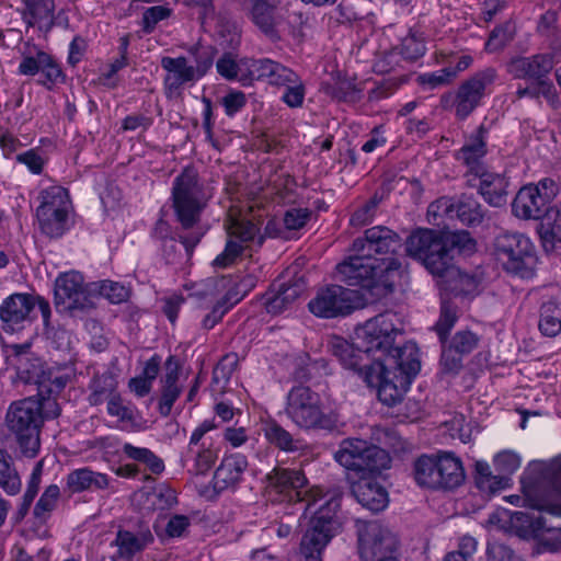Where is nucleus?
<instances>
[{
	"label": "nucleus",
	"instance_id": "f257e3e1",
	"mask_svg": "<svg viewBox=\"0 0 561 561\" xmlns=\"http://www.w3.org/2000/svg\"><path fill=\"white\" fill-rule=\"evenodd\" d=\"M398 321L394 312L380 313L356 329V342L350 343L342 336H333L329 341V350L345 368L364 378V364L374 363L370 360V354L377 353V350L389 348L394 337L402 334V329L397 325Z\"/></svg>",
	"mask_w": 561,
	"mask_h": 561
},
{
	"label": "nucleus",
	"instance_id": "f03ea898",
	"mask_svg": "<svg viewBox=\"0 0 561 561\" xmlns=\"http://www.w3.org/2000/svg\"><path fill=\"white\" fill-rule=\"evenodd\" d=\"M336 278L348 287H358L374 299L392 294L401 277L402 264L397 257H369L354 252L335 267Z\"/></svg>",
	"mask_w": 561,
	"mask_h": 561
},
{
	"label": "nucleus",
	"instance_id": "7ed1b4c3",
	"mask_svg": "<svg viewBox=\"0 0 561 561\" xmlns=\"http://www.w3.org/2000/svg\"><path fill=\"white\" fill-rule=\"evenodd\" d=\"M60 414V407L55 398L43 394V390L36 397H27L10 404L5 425L19 444L21 453L25 457L33 458L41 446V428L46 419H56Z\"/></svg>",
	"mask_w": 561,
	"mask_h": 561
},
{
	"label": "nucleus",
	"instance_id": "20e7f679",
	"mask_svg": "<svg viewBox=\"0 0 561 561\" xmlns=\"http://www.w3.org/2000/svg\"><path fill=\"white\" fill-rule=\"evenodd\" d=\"M285 413L300 430L333 432L339 426V414L324 405L321 396L307 386L293 387L286 397Z\"/></svg>",
	"mask_w": 561,
	"mask_h": 561
},
{
	"label": "nucleus",
	"instance_id": "39448f33",
	"mask_svg": "<svg viewBox=\"0 0 561 561\" xmlns=\"http://www.w3.org/2000/svg\"><path fill=\"white\" fill-rule=\"evenodd\" d=\"M211 197L213 188L201 181L196 169L184 168L172 186V207L183 229H191L199 222Z\"/></svg>",
	"mask_w": 561,
	"mask_h": 561
},
{
	"label": "nucleus",
	"instance_id": "423d86ee",
	"mask_svg": "<svg viewBox=\"0 0 561 561\" xmlns=\"http://www.w3.org/2000/svg\"><path fill=\"white\" fill-rule=\"evenodd\" d=\"M341 506V496L331 495L316 511L309 527L302 536L300 553L305 561H321L324 547L340 527L336 512Z\"/></svg>",
	"mask_w": 561,
	"mask_h": 561
},
{
	"label": "nucleus",
	"instance_id": "0eeeda50",
	"mask_svg": "<svg viewBox=\"0 0 561 561\" xmlns=\"http://www.w3.org/2000/svg\"><path fill=\"white\" fill-rule=\"evenodd\" d=\"M285 0H251L249 18L252 23L272 42L282 39L287 31L294 38L304 37L302 26L307 19L302 13H294L288 16L289 26L285 27L284 16L280 13V7Z\"/></svg>",
	"mask_w": 561,
	"mask_h": 561
},
{
	"label": "nucleus",
	"instance_id": "6e6552de",
	"mask_svg": "<svg viewBox=\"0 0 561 561\" xmlns=\"http://www.w3.org/2000/svg\"><path fill=\"white\" fill-rule=\"evenodd\" d=\"M365 296L342 285H328L317 290L308 302L309 311L321 319L344 318L367 306Z\"/></svg>",
	"mask_w": 561,
	"mask_h": 561
},
{
	"label": "nucleus",
	"instance_id": "1a4fd4ad",
	"mask_svg": "<svg viewBox=\"0 0 561 561\" xmlns=\"http://www.w3.org/2000/svg\"><path fill=\"white\" fill-rule=\"evenodd\" d=\"M265 483L270 493L278 494L288 502H307L306 510L323 499L319 488L307 489L308 479L301 468L277 465L265 476Z\"/></svg>",
	"mask_w": 561,
	"mask_h": 561
},
{
	"label": "nucleus",
	"instance_id": "9d476101",
	"mask_svg": "<svg viewBox=\"0 0 561 561\" xmlns=\"http://www.w3.org/2000/svg\"><path fill=\"white\" fill-rule=\"evenodd\" d=\"M334 458L347 470L363 476L380 472L390 463V457L385 449L359 438L343 439Z\"/></svg>",
	"mask_w": 561,
	"mask_h": 561
},
{
	"label": "nucleus",
	"instance_id": "9b49d317",
	"mask_svg": "<svg viewBox=\"0 0 561 561\" xmlns=\"http://www.w3.org/2000/svg\"><path fill=\"white\" fill-rule=\"evenodd\" d=\"M533 243L519 232L502 231L493 241V254L502 267L511 274L527 277L531 274L528 261L533 256Z\"/></svg>",
	"mask_w": 561,
	"mask_h": 561
},
{
	"label": "nucleus",
	"instance_id": "f8f14e48",
	"mask_svg": "<svg viewBox=\"0 0 561 561\" xmlns=\"http://www.w3.org/2000/svg\"><path fill=\"white\" fill-rule=\"evenodd\" d=\"M443 234L428 228L414 230L405 241L407 254L422 262L431 274H435L450 262L444 248Z\"/></svg>",
	"mask_w": 561,
	"mask_h": 561
},
{
	"label": "nucleus",
	"instance_id": "ddd939ff",
	"mask_svg": "<svg viewBox=\"0 0 561 561\" xmlns=\"http://www.w3.org/2000/svg\"><path fill=\"white\" fill-rule=\"evenodd\" d=\"M525 502L530 508L561 516V455L542 466L534 494Z\"/></svg>",
	"mask_w": 561,
	"mask_h": 561
},
{
	"label": "nucleus",
	"instance_id": "4468645a",
	"mask_svg": "<svg viewBox=\"0 0 561 561\" xmlns=\"http://www.w3.org/2000/svg\"><path fill=\"white\" fill-rule=\"evenodd\" d=\"M364 365L363 380L368 387L377 390L379 401L388 407L400 403L412 379L389 369L381 363V357L374 359L373 364L365 363Z\"/></svg>",
	"mask_w": 561,
	"mask_h": 561
},
{
	"label": "nucleus",
	"instance_id": "2eb2a0df",
	"mask_svg": "<svg viewBox=\"0 0 561 561\" xmlns=\"http://www.w3.org/2000/svg\"><path fill=\"white\" fill-rule=\"evenodd\" d=\"M153 541L154 537L145 518L130 519L126 526L118 527L115 539L111 542V546L116 548L111 559L134 561L135 556L145 551Z\"/></svg>",
	"mask_w": 561,
	"mask_h": 561
},
{
	"label": "nucleus",
	"instance_id": "dca6fc26",
	"mask_svg": "<svg viewBox=\"0 0 561 561\" xmlns=\"http://www.w3.org/2000/svg\"><path fill=\"white\" fill-rule=\"evenodd\" d=\"M55 306L59 311L84 310L92 306L81 273L66 272L56 278Z\"/></svg>",
	"mask_w": 561,
	"mask_h": 561
},
{
	"label": "nucleus",
	"instance_id": "f3484780",
	"mask_svg": "<svg viewBox=\"0 0 561 561\" xmlns=\"http://www.w3.org/2000/svg\"><path fill=\"white\" fill-rule=\"evenodd\" d=\"M401 247L402 238L396 231L386 226H375L366 229L362 237L353 241L352 250L374 257V255H394Z\"/></svg>",
	"mask_w": 561,
	"mask_h": 561
},
{
	"label": "nucleus",
	"instance_id": "a211bd4d",
	"mask_svg": "<svg viewBox=\"0 0 561 561\" xmlns=\"http://www.w3.org/2000/svg\"><path fill=\"white\" fill-rule=\"evenodd\" d=\"M359 558L365 557L366 549L376 554H386L399 550V539L387 526L371 522H356Z\"/></svg>",
	"mask_w": 561,
	"mask_h": 561
},
{
	"label": "nucleus",
	"instance_id": "6ab92c4d",
	"mask_svg": "<svg viewBox=\"0 0 561 561\" xmlns=\"http://www.w3.org/2000/svg\"><path fill=\"white\" fill-rule=\"evenodd\" d=\"M486 83L483 78L473 76L463 81L455 94H443L440 103L445 108L455 107V115L458 119H466L479 106L484 96Z\"/></svg>",
	"mask_w": 561,
	"mask_h": 561
},
{
	"label": "nucleus",
	"instance_id": "aec40b11",
	"mask_svg": "<svg viewBox=\"0 0 561 561\" xmlns=\"http://www.w3.org/2000/svg\"><path fill=\"white\" fill-rule=\"evenodd\" d=\"M437 209H442L450 218L456 217L462 225L468 227L480 226L488 213L477 197L466 193L456 198L443 197L438 199Z\"/></svg>",
	"mask_w": 561,
	"mask_h": 561
},
{
	"label": "nucleus",
	"instance_id": "412c9836",
	"mask_svg": "<svg viewBox=\"0 0 561 561\" xmlns=\"http://www.w3.org/2000/svg\"><path fill=\"white\" fill-rule=\"evenodd\" d=\"M480 336L470 330H460L450 341L442 344L440 366L447 374H458L462 368V357L478 348Z\"/></svg>",
	"mask_w": 561,
	"mask_h": 561
},
{
	"label": "nucleus",
	"instance_id": "4be33fe9",
	"mask_svg": "<svg viewBox=\"0 0 561 561\" xmlns=\"http://www.w3.org/2000/svg\"><path fill=\"white\" fill-rule=\"evenodd\" d=\"M466 183L469 187L477 188L478 193L490 206L503 207L506 205L510 182L504 174L485 168L466 179Z\"/></svg>",
	"mask_w": 561,
	"mask_h": 561
},
{
	"label": "nucleus",
	"instance_id": "5701e85b",
	"mask_svg": "<svg viewBox=\"0 0 561 561\" xmlns=\"http://www.w3.org/2000/svg\"><path fill=\"white\" fill-rule=\"evenodd\" d=\"M393 345L394 343L389 348L377 350L380 353L381 363L389 369L413 379L421 368L417 345L412 341L405 342L402 346Z\"/></svg>",
	"mask_w": 561,
	"mask_h": 561
},
{
	"label": "nucleus",
	"instance_id": "b1692460",
	"mask_svg": "<svg viewBox=\"0 0 561 561\" xmlns=\"http://www.w3.org/2000/svg\"><path fill=\"white\" fill-rule=\"evenodd\" d=\"M35 307V297L28 294H13L5 298L0 306V319L5 332L19 331L30 319Z\"/></svg>",
	"mask_w": 561,
	"mask_h": 561
},
{
	"label": "nucleus",
	"instance_id": "393cba45",
	"mask_svg": "<svg viewBox=\"0 0 561 561\" xmlns=\"http://www.w3.org/2000/svg\"><path fill=\"white\" fill-rule=\"evenodd\" d=\"M445 267L434 275L440 278V289L447 296L471 297L478 293L480 279L477 276L460 271L450 262Z\"/></svg>",
	"mask_w": 561,
	"mask_h": 561
},
{
	"label": "nucleus",
	"instance_id": "a878e982",
	"mask_svg": "<svg viewBox=\"0 0 561 561\" xmlns=\"http://www.w3.org/2000/svg\"><path fill=\"white\" fill-rule=\"evenodd\" d=\"M552 207L534 184L523 186L512 203V213L524 220L542 219Z\"/></svg>",
	"mask_w": 561,
	"mask_h": 561
},
{
	"label": "nucleus",
	"instance_id": "bb28decb",
	"mask_svg": "<svg viewBox=\"0 0 561 561\" xmlns=\"http://www.w3.org/2000/svg\"><path fill=\"white\" fill-rule=\"evenodd\" d=\"M486 135L488 129L484 125H480L476 133L467 139L465 145L457 152V160L461 161L468 168L465 173L466 179L486 168L482 161L488 153Z\"/></svg>",
	"mask_w": 561,
	"mask_h": 561
},
{
	"label": "nucleus",
	"instance_id": "cd10ccee",
	"mask_svg": "<svg viewBox=\"0 0 561 561\" xmlns=\"http://www.w3.org/2000/svg\"><path fill=\"white\" fill-rule=\"evenodd\" d=\"M214 420H205L192 433L187 456H192L195 462V471L199 474H205L214 466L218 458V453L211 446L205 447L204 443L199 446L202 438L211 430L216 428Z\"/></svg>",
	"mask_w": 561,
	"mask_h": 561
},
{
	"label": "nucleus",
	"instance_id": "c85d7f7f",
	"mask_svg": "<svg viewBox=\"0 0 561 561\" xmlns=\"http://www.w3.org/2000/svg\"><path fill=\"white\" fill-rule=\"evenodd\" d=\"M247 468L248 460L244 455L237 453L225 456L213 477L214 490L218 493L229 489L234 490Z\"/></svg>",
	"mask_w": 561,
	"mask_h": 561
},
{
	"label": "nucleus",
	"instance_id": "c756f323",
	"mask_svg": "<svg viewBox=\"0 0 561 561\" xmlns=\"http://www.w3.org/2000/svg\"><path fill=\"white\" fill-rule=\"evenodd\" d=\"M305 291L302 280L273 284L264 296V306L270 314L277 316L289 309Z\"/></svg>",
	"mask_w": 561,
	"mask_h": 561
},
{
	"label": "nucleus",
	"instance_id": "7c9ffc66",
	"mask_svg": "<svg viewBox=\"0 0 561 561\" xmlns=\"http://www.w3.org/2000/svg\"><path fill=\"white\" fill-rule=\"evenodd\" d=\"M363 89V83L356 82V76H348V72H333L320 87L321 92L337 102L358 101Z\"/></svg>",
	"mask_w": 561,
	"mask_h": 561
},
{
	"label": "nucleus",
	"instance_id": "2f4dec72",
	"mask_svg": "<svg viewBox=\"0 0 561 561\" xmlns=\"http://www.w3.org/2000/svg\"><path fill=\"white\" fill-rule=\"evenodd\" d=\"M351 489L357 502L374 513L383 511L389 503L387 490L374 479L363 476Z\"/></svg>",
	"mask_w": 561,
	"mask_h": 561
},
{
	"label": "nucleus",
	"instance_id": "473e14b6",
	"mask_svg": "<svg viewBox=\"0 0 561 561\" xmlns=\"http://www.w3.org/2000/svg\"><path fill=\"white\" fill-rule=\"evenodd\" d=\"M165 375L161 379V398L159 400V412L162 416L167 417L170 415L174 402L178 400L182 392V387L178 385L181 364L179 359L171 355L167 358L165 363Z\"/></svg>",
	"mask_w": 561,
	"mask_h": 561
},
{
	"label": "nucleus",
	"instance_id": "72a5a7b5",
	"mask_svg": "<svg viewBox=\"0 0 561 561\" xmlns=\"http://www.w3.org/2000/svg\"><path fill=\"white\" fill-rule=\"evenodd\" d=\"M16 348V374L18 377L25 383H36L39 391L43 390L46 383V373L43 369V363L39 358L28 353L30 345H18Z\"/></svg>",
	"mask_w": 561,
	"mask_h": 561
},
{
	"label": "nucleus",
	"instance_id": "f704fd0d",
	"mask_svg": "<svg viewBox=\"0 0 561 561\" xmlns=\"http://www.w3.org/2000/svg\"><path fill=\"white\" fill-rule=\"evenodd\" d=\"M261 430L266 442L280 451L294 454L307 448L302 439L294 437L274 419L263 421Z\"/></svg>",
	"mask_w": 561,
	"mask_h": 561
},
{
	"label": "nucleus",
	"instance_id": "c9c22d12",
	"mask_svg": "<svg viewBox=\"0 0 561 561\" xmlns=\"http://www.w3.org/2000/svg\"><path fill=\"white\" fill-rule=\"evenodd\" d=\"M22 19L28 27L35 25L45 33L55 26V0H22Z\"/></svg>",
	"mask_w": 561,
	"mask_h": 561
},
{
	"label": "nucleus",
	"instance_id": "e433bc0d",
	"mask_svg": "<svg viewBox=\"0 0 561 561\" xmlns=\"http://www.w3.org/2000/svg\"><path fill=\"white\" fill-rule=\"evenodd\" d=\"M267 82L284 89L282 101L291 108L302 106L306 88L302 80L295 73L267 72Z\"/></svg>",
	"mask_w": 561,
	"mask_h": 561
},
{
	"label": "nucleus",
	"instance_id": "4c0bfd02",
	"mask_svg": "<svg viewBox=\"0 0 561 561\" xmlns=\"http://www.w3.org/2000/svg\"><path fill=\"white\" fill-rule=\"evenodd\" d=\"M110 486L107 474L96 472L88 467L72 470L66 479V488L70 493H81L88 490L101 491Z\"/></svg>",
	"mask_w": 561,
	"mask_h": 561
},
{
	"label": "nucleus",
	"instance_id": "58836bf2",
	"mask_svg": "<svg viewBox=\"0 0 561 561\" xmlns=\"http://www.w3.org/2000/svg\"><path fill=\"white\" fill-rule=\"evenodd\" d=\"M135 496L141 508L148 512L168 511L178 504L175 490L165 483L158 484L148 491L141 490Z\"/></svg>",
	"mask_w": 561,
	"mask_h": 561
},
{
	"label": "nucleus",
	"instance_id": "ea45409f",
	"mask_svg": "<svg viewBox=\"0 0 561 561\" xmlns=\"http://www.w3.org/2000/svg\"><path fill=\"white\" fill-rule=\"evenodd\" d=\"M526 85L518 87L517 95L523 96H543L552 107L559 105V101L556 94V89L552 82L547 78L548 72H524Z\"/></svg>",
	"mask_w": 561,
	"mask_h": 561
},
{
	"label": "nucleus",
	"instance_id": "a19ab883",
	"mask_svg": "<svg viewBox=\"0 0 561 561\" xmlns=\"http://www.w3.org/2000/svg\"><path fill=\"white\" fill-rule=\"evenodd\" d=\"M546 252L561 254V210L551 208L542 218L539 229Z\"/></svg>",
	"mask_w": 561,
	"mask_h": 561
},
{
	"label": "nucleus",
	"instance_id": "79ce46f5",
	"mask_svg": "<svg viewBox=\"0 0 561 561\" xmlns=\"http://www.w3.org/2000/svg\"><path fill=\"white\" fill-rule=\"evenodd\" d=\"M438 473L442 489H455L465 481V470L461 460L450 451L437 455Z\"/></svg>",
	"mask_w": 561,
	"mask_h": 561
},
{
	"label": "nucleus",
	"instance_id": "37998d69",
	"mask_svg": "<svg viewBox=\"0 0 561 561\" xmlns=\"http://www.w3.org/2000/svg\"><path fill=\"white\" fill-rule=\"evenodd\" d=\"M529 530L542 550L556 552L561 549V527L549 526L543 516L531 519Z\"/></svg>",
	"mask_w": 561,
	"mask_h": 561
},
{
	"label": "nucleus",
	"instance_id": "c03bdc74",
	"mask_svg": "<svg viewBox=\"0 0 561 561\" xmlns=\"http://www.w3.org/2000/svg\"><path fill=\"white\" fill-rule=\"evenodd\" d=\"M538 329L548 337H554L561 332V295L542 302Z\"/></svg>",
	"mask_w": 561,
	"mask_h": 561
},
{
	"label": "nucleus",
	"instance_id": "a18cd8bd",
	"mask_svg": "<svg viewBox=\"0 0 561 561\" xmlns=\"http://www.w3.org/2000/svg\"><path fill=\"white\" fill-rule=\"evenodd\" d=\"M41 204L36 209V216L60 213H69L71 202L68 191L61 186H50L41 193Z\"/></svg>",
	"mask_w": 561,
	"mask_h": 561
},
{
	"label": "nucleus",
	"instance_id": "49530a36",
	"mask_svg": "<svg viewBox=\"0 0 561 561\" xmlns=\"http://www.w3.org/2000/svg\"><path fill=\"white\" fill-rule=\"evenodd\" d=\"M216 66L218 71L241 70L242 68H245L247 70H251L252 68L254 70H278L279 68L278 64L271 59H238V56L232 51L222 54V56L217 60Z\"/></svg>",
	"mask_w": 561,
	"mask_h": 561
},
{
	"label": "nucleus",
	"instance_id": "de8ad7c7",
	"mask_svg": "<svg viewBox=\"0 0 561 561\" xmlns=\"http://www.w3.org/2000/svg\"><path fill=\"white\" fill-rule=\"evenodd\" d=\"M437 456L423 455L414 463V478L419 485L430 489H442Z\"/></svg>",
	"mask_w": 561,
	"mask_h": 561
},
{
	"label": "nucleus",
	"instance_id": "09e8293b",
	"mask_svg": "<svg viewBox=\"0 0 561 561\" xmlns=\"http://www.w3.org/2000/svg\"><path fill=\"white\" fill-rule=\"evenodd\" d=\"M21 478L12 456L0 448V488L8 495H16L21 491Z\"/></svg>",
	"mask_w": 561,
	"mask_h": 561
},
{
	"label": "nucleus",
	"instance_id": "8fccbe9b",
	"mask_svg": "<svg viewBox=\"0 0 561 561\" xmlns=\"http://www.w3.org/2000/svg\"><path fill=\"white\" fill-rule=\"evenodd\" d=\"M458 320V307L448 298H443L440 313L434 330L438 335L440 344L448 342V335Z\"/></svg>",
	"mask_w": 561,
	"mask_h": 561
},
{
	"label": "nucleus",
	"instance_id": "3c124183",
	"mask_svg": "<svg viewBox=\"0 0 561 561\" xmlns=\"http://www.w3.org/2000/svg\"><path fill=\"white\" fill-rule=\"evenodd\" d=\"M123 453L127 458L144 463L153 474L164 471V462L152 450L146 447H136L129 443L124 444Z\"/></svg>",
	"mask_w": 561,
	"mask_h": 561
},
{
	"label": "nucleus",
	"instance_id": "603ef678",
	"mask_svg": "<svg viewBox=\"0 0 561 561\" xmlns=\"http://www.w3.org/2000/svg\"><path fill=\"white\" fill-rule=\"evenodd\" d=\"M60 496V489L57 484L48 485L33 510L34 518L39 524H45L56 508Z\"/></svg>",
	"mask_w": 561,
	"mask_h": 561
},
{
	"label": "nucleus",
	"instance_id": "864d4df0",
	"mask_svg": "<svg viewBox=\"0 0 561 561\" xmlns=\"http://www.w3.org/2000/svg\"><path fill=\"white\" fill-rule=\"evenodd\" d=\"M69 213L37 215L38 226L45 236L50 239L60 238L69 228L68 225Z\"/></svg>",
	"mask_w": 561,
	"mask_h": 561
},
{
	"label": "nucleus",
	"instance_id": "5fc2aeb1",
	"mask_svg": "<svg viewBox=\"0 0 561 561\" xmlns=\"http://www.w3.org/2000/svg\"><path fill=\"white\" fill-rule=\"evenodd\" d=\"M204 73L205 72H168L164 78L167 98H181L185 85L192 84Z\"/></svg>",
	"mask_w": 561,
	"mask_h": 561
},
{
	"label": "nucleus",
	"instance_id": "6e6d98bb",
	"mask_svg": "<svg viewBox=\"0 0 561 561\" xmlns=\"http://www.w3.org/2000/svg\"><path fill=\"white\" fill-rule=\"evenodd\" d=\"M444 248L450 257V263H454L455 253L461 251H472L476 247L474 240L466 230L455 231L443 234Z\"/></svg>",
	"mask_w": 561,
	"mask_h": 561
},
{
	"label": "nucleus",
	"instance_id": "4d7b16f0",
	"mask_svg": "<svg viewBox=\"0 0 561 561\" xmlns=\"http://www.w3.org/2000/svg\"><path fill=\"white\" fill-rule=\"evenodd\" d=\"M54 57L37 47L30 48L20 64L19 70H46L57 68Z\"/></svg>",
	"mask_w": 561,
	"mask_h": 561
},
{
	"label": "nucleus",
	"instance_id": "13d9d810",
	"mask_svg": "<svg viewBox=\"0 0 561 561\" xmlns=\"http://www.w3.org/2000/svg\"><path fill=\"white\" fill-rule=\"evenodd\" d=\"M382 197L375 193L367 202L359 206L351 216L350 225L352 227H363L369 225L375 218L378 205Z\"/></svg>",
	"mask_w": 561,
	"mask_h": 561
},
{
	"label": "nucleus",
	"instance_id": "bf43d9fd",
	"mask_svg": "<svg viewBox=\"0 0 561 561\" xmlns=\"http://www.w3.org/2000/svg\"><path fill=\"white\" fill-rule=\"evenodd\" d=\"M515 26L511 22H505L496 26L489 35L485 43V49L490 53L504 48L514 37Z\"/></svg>",
	"mask_w": 561,
	"mask_h": 561
},
{
	"label": "nucleus",
	"instance_id": "052dcab7",
	"mask_svg": "<svg viewBox=\"0 0 561 561\" xmlns=\"http://www.w3.org/2000/svg\"><path fill=\"white\" fill-rule=\"evenodd\" d=\"M41 474H42V466L37 463L34 468L31 478L27 483L26 491L22 497V503L16 512L18 520L23 519L30 511V507L38 493L39 483H41Z\"/></svg>",
	"mask_w": 561,
	"mask_h": 561
},
{
	"label": "nucleus",
	"instance_id": "680f3d73",
	"mask_svg": "<svg viewBox=\"0 0 561 561\" xmlns=\"http://www.w3.org/2000/svg\"><path fill=\"white\" fill-rule=\"evenodd\" d=\"M94 285L98 287L100 296L106 298L112 304H121L129 297V290L119 283L103 280Z\"/></svg>",
	"mask_w": 561,
	"mask_h": 561
},
{
	"label": "nucleus",
	"instance_id": "e2e57ef3",
	"mask_svg": "<svg viewBox=\"0 0 561 561\" xmlns=\"http://www.w3.org/2000/svg\"><path fill=\"white\" fill-rule=\"evenodd\" d=\"M260 229L257 226L248 219H233L229 227L230 237L239 239L241 242H249L254 240Z\"/></svg>",
	"mask_w": 561,
	"mask_h": 561
},
{
	"label": "nucleus",
	"instance_id": "0e129e2a",
	"mask_svg": "<svg viewBox=\"0 0 561 561\" xmlns=\"http://www.w3.org/2000/svg\"><path fill=\"white\" fill-rule=\"evenodd\" d=\"M107 413L118 417L121 422H134L135 411L130 404H125L119 394H112L107 401Z\"/></svg>",
	"mask_w": 561,
	"mask_h": 561
},
{
	"label": "nucleus",
	"instance_id": "69168bd1",
	"mask_svg": "<svg viewBox=\"0 0 561 561\" xmlns=\"http://www.w3.org/2000/svg\"><path fill=\"white\" fill-rule=\"evenodd\" d=\"M513 66L516 70H551L553 58L548 54L534 56L531 60L520 57L513 60Z\"/></svg>",
	"mask_w": 561,
	"mask_h": 561
},
{
	"label": "nucleus",
	"instance_id": "338daca9",
	"mask_svg": "<svg viewBox=\"0 0 561 561\" xmlns=\"http://www.w3.org/2000/svg\"><path fill=\"white\" fill-rule=\"evenodd\" d=\"M456 75L457 72H443L439 76L432 72H423L417 76L416 82L423 90H434L450 84Z\"/></svg>",
	"mask_w": 561,
	"mask_h": 561
},
{
	"label": "nucleus",
	"instance_id": "774afa93",
	"mask_svg": "<svg viewBox=\"0 0 561 561\" xmlns=\"http://www.w3.org/2000/svg\"><path fill=\"white\" fill-rule=\"evenodd\" d=\"M311 215L312 213L308 208H290L284 214V228L286 230H299L307 225Z\"/></svg>",
	"mask_w": 561,
	"mask_h": 561
}]
</instances>
